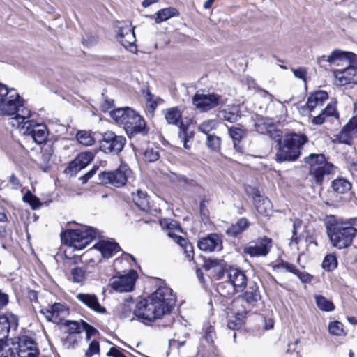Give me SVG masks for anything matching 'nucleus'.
I'll use <instances>...</instances> for the list:
<instances>
[{"label": "nucleus", "mask_w": 357, "mask_h": 357, "mask_svg": "<svg viewBox=\"0 0 357 357\" xmlns=\"http://www.w3.org/2000/svg\"><path fill=\"white\" fill-rule=\"evenodd\" d=\"M19 326L18 317L10 312L0 314L1 357H38L40 350L35 340L27 334L15 338L10 345H3L9 333Z\"/></svg>", "instance_id": "obj_1"}, {"label": "nucleus", "mask_w": 357, "mask_h": 357, "mask_svg": "<svg viewBox=\"0 0 357 357\" xmlns=\"http://www.w3.org/2000/svg\"><path fill=\"white\" fill-rule=\"evenodd\" d=\"M175 302L172 290L162 286L148 298L137 302L132 314L142 322H153L169 313Z\"/></svg>", "instance_id": "obj_2"}, {"label": "nucleus", "mask_w": 357, "mask_h": 357, "mask_svg": "<svg viewBox=\"0 0 357 357\" xmlns=\"http://www.w3.org/2000/svg\"><path fill=\"white\" fill-rule=\"evenodd\" d=\"M356 60V54L351 52H344L336 49L329 55H322L317 58V62L322 66L323 63L327 62L330 65L340 66L341 62H346L347 66L342 69H336L333 71V75L336 79L337 84L344 86L349 84H357V66L351 65Z\"/></svg>", "instance_id": "obj_3"}, {"label": "nucleus", "mask_w": 357, "mask_h": 357, "mask_svg": "<svg viewBox=\"0 0 357 357\" xmlns=\"http://www.w3.org/2000/svg\"><path fill=\"white\" fill-rule=\"evenodd\" d=\"M111 118L123 125L127 135L132 137L137 134L145 135L149 129L144 119L130 107L118 108L110 112Z\"/></svg>", "instance_id": "obj_4"}, {"label": "nucleus", "mask_w": 357, "mask_h": 357, "mask_svg": "<svg viewBox=\"0 0 357 357\" xmlns=\"http://www.w3.org/2000/svg\"><path fill=\"white\" fill-rule=\"evenodd\" d=\"M307 142L303 134L291 133L284 135L282 142L278 145L275 154L277 162L294 161L301 154V149Z\"/></svg>", "instance_id": "obj_5"}, {"label": "nucleus", "mask_w": 357, "mask_h": 357, "mask_svg": "<svg viewBox=\"0 0 357 357\" xmlns=\"http://www.w3.org/2000/svg\"><path fill=\"white\" fill-rule=\"evenodd\" d=\"M327 234L331 245L341 250L352 244L357 229L349 222H336L327 226Z\"/></svg>", "instance_id": "obj_6"}, {"label": "nucleus", "mask_w": 357, "mask_h": 357, "mask_svg": "<svg viewBox=\"0 0 357 357\" xmlns=\"http://www.w3.org/2000/svg\"><path fill=\"white\" fill-rule=\"evenodd\" d=\"M98 231L93 227H84L80 229L68 230L61 233L62 241L76 250H82L96 238Z\"/></svg>", "instance_id": "obj_7"}, {"label": "nucleus", "mask_w": 357, "mask_h": 357, "mask_svg": "<svg viewBox=\"0 0 357 357\" xmlns=\"http://www.w3.org/2000/svg\"><path fill=\"white\" fill-rule=\"evenodd\" d=\"M304 160L309 165L310 175L317 184L321 185L324 177L330 175L333 171V165L326 161L324 154L311 153L305 157Z\"/></svg>", "instance_id": "obj_8"}, {"label": "nucleus", "mask_w": 357, "mask_h": 357, "mask_svg": "<svg viewBox=\"0 0 357 357\" xmlns=\"http://www.w3.org/2000/svg\"><path fill=\"white\" fill-rule=\"evenodd\" d=\"M132 176V172L127 165H121L114 171L103 172L99 174V178L102 183L116 188L125 185Z\"/></svg>", "instance_id": "obj_9"}, {"label": "nucleus", "mask_w": 357, "mask_h": 357, "mask_svg": "<svg viewBox=\"0 0 357 357\" xmlns=\"http://www.w3.org/2000/svg\"><path fill=\"white\" fill-rule=\"evenodd\" d=\"M123 136L117 135L114 132L107 131L102 135L100 143V149L105 153L117 154L121 152L126 144Z\"/></svg>", "instance_id": "obj_10"}, {"label": "nucleus", "mask_w": 357, "mask_h": 357, "mask_svg": "<svg viewBox=\"0 0 357 357\" xmlns=\"http://www.w3.org/2000/svg\"><path fill=\"white\" fill-rule=\"evenodd\" d=\"M22 99L15 89H10L8 93L0 98V115H15L17 112L18 107L22 106Z\"/></svg>", "instance_id": "obj_11"}, {"label": "nucleus", "mask_w": 357, "mask_h": 357, "mask_svg": "<svg viewBox=\"0 0 357 357\" xmlns=\"http://www.w3.org/2000/svg\"><path fill=\"white\" fill-rule=\"evenodd\" d=\"M137 278V273L134 270H130L126 274L114 276L111 285L114 290L119 292L131 291Z\"/></svg>", "instance_id": "obj_12"}, {"label": "nucleus", "mask_w": 357, "mask_h": 357, "mask_svg": "<svg viewBox=\"0 0 357 357\" xmlns=\"http://www.w3.org/2000/svg\"><path fill=\"white\" fill-rule=\"evenodd\" d=\"M21 132L24 135H29L33 140L40 144L45 142L47 137V130L45 125L37 123L35 121H27L21 127Z\"/></svg>", "instance_id": "obj_13"}, {"label": "nucleus", "mask_w": 357, "mask_h": 357, "mask_svg": "<svg viewBox=\"0 0 357 357\" xmlns=\"http://www.w3.org/2000/svg\"><path fill=\"white\" fill-rule=\"evenodd\" d=\"M117 40L126 48L131 52L137 50L135 45L136 38L134 29L130 24L123 23L118 26Z\"/></svg>", "instance_id": "obj_14"}, {"label": "nucleus", "mask_w": 357, "mask_h": 357, "mask_svg": "<svg viewBox=\"0 0 357 357\" xmlns=\"http://www.w3.org/2000/svg\"><path fill=\"white\" fill-rule=\"evenodd\" d=\"M221 96L215 94H199L196 93L192 98L193 104L197 108L203 112H207L219 105Z\"/></svg>", "instance_id": "obj_15"}, {"label": "nucleus", "mask_w": 357, "mask_h": 357, "mask_svg": "<svg viewBox=\"0 0 357 357\" xmlns=\"http://www.w3.org/2000/svg\"><path fill=\"white\" fill-rule=\"evenodd\" d=\"M41 313L49 321L60 324L69 314V310L65 305L55 303L50 307L42 309Z\"/></svg>", "instance_id": "obj_16"}, {"label": "nucleus", "mask_w": 357, "mask_h": 357, "mask_svg": "<svg viewBox=\"0 0 357 357\" xmlns=\"http://www.w3.org/2000/svg\"><path fill=\"white\" fill-rule=\"evenodd\" d=\"M228 283L230 284L236 292L243 291L247 285V276L245 272L238 268L229 267L227 270Z\"/></svg>", "instance_id": "obj_17"}, {"label": "nucleus", "mask_w": 357, "mask_h": 357, "mask_svg": "<svg viewBox=\"0 0 357 357\" xmlns=\"http://www.w3.org/2000/svg\"><path fill=\"white\" fill-rule=\"evenodd\" d=\"M197 246L204 252L220 251L222 249V236L216 233L209 234L199 239Z\"/></svg>", "instance_id": "obj_18"}, {"label": "nucleus", "mask_w": 357, "mask_h": 357, "mask_svg": "<svg viewBox=\"0 0 357 357\" xmlns=\"http://www.w3.org/2000/svg\"><path fill=\"white\" fill-rule=\"evenodd\" d=\"M93 153L90 151L79 153L69 163L65 169V172L71 176L75 175L86 167L93 160Z\"/></svg>", "instance_id": "obj_19"}, {"label": "nucleus", "mask_w": 357, "mask_h": 357, "mask_svg": "<svg viewBox=\"0 0 357 357\" xmlns=\"http://www.w3.org/2000/svg\"><path fill=\"white\" fill-rule=\"evenodd\" d=\"M215 332L213 328L210 326L209 331L206 332L200 342L198 348V356L200 357H215L216 355V349L213 344V337Z\"/></svg>", "instance_id": "obj_20"}, {"label": "nucleus", "mask_w": 357, "mask_h": 357, "mask_svg": "<svg viewBox=\"0 0 357 357\" xmlns=\"http://www.w3.org/2000/svg\"><path fill=\"white\" fill-rule=\"evenodd\" d=\"M272 247V240L267 237L259 238L255 245H249L244 249L245 253L251 257L266 256Z\"/></svg>", "instance_id": "obj_21"}, {"label": "nucleus", "mask_w": 357, "mask_h": 357, "mask_svg": "<svg viewBox=\"0 0 357 357\" xmlns=\"http://www.w3.org/2000/svg\"><path fill=\"white\" fill-rule=\"evenodd\" d=\"M357 137V118L353 117L346 124L341 132L337 135V140L340 143L351 144L353 139Z\"/></svg>", "instance_id": "obj_22"}, {"label": "nucleus", "mask_w": 357, "mask_h": 357, "mask_svg": "<svg viewBox=\"0 0 357 357\" xmlns=\"http://www.w3.org/2000/svg\"><path fill=\"white\" fill-rule=\"evenodd\" d=\"M93 248L98 250L104 258H110L121 250L117 243L108 240H100Z\"/></svg>", "instance_id": "obj_23"}, {"label": "nucleus", "mask_w": 357, "mask_h": 357, "mask_svg": "<svg viewBox=\"0 0 357 357\" xmlns=\"http://www.w3.org/2000/svg\"><path fill=\"white\" fill-rule=\"evenodd\" d=\"M253 191L254 204L257 211L262 215H268L272 211V204L265 197L261 196L258 190L252 189Z\"/></svg>", "instance_id": "obj_24"}, {"label": "nucleus", "mask_w": 357, "mask_h": 357, "mask_svg": "<svg viewBox=\"0 0 357 357\" xmlns=\"http://www.w3.org/2000/svg\"><path fill=\"white\" fill-rule=\"evenodd\" d=\"M76 298L84 305L99 313H105L106 310L102 307L95 294L79 293L75 296Z\"/></svg>", "instance_id": "obj_25"}, {"label": "nucleus", "mask_w": 357, "mask_h": 357, "mask_svg": "<svg viewBox=\"0 0 357 357\" xmlns=\"http://www.w3.org/2000/svg\"><path fill=\"white\" fill-rule=\"evenodd\" d=\"M218 117L229 123H235L241 118V111L238 105H228L227 108L220 110Z\"/></svg>", "instance_id": "obj_26"}, {"label": "nucleus", "mask_w": 357, "mask_h": 357, "mask_svg": "<svg viewBox=\"0 0 357 357\" xmlns=\"http://www.w3.org/2000/svg\"><path fill=\"white\" fill-rule=\"evenodd\" d=\"M24 100L22 99V106L18 107L17 112L15 114V117L12 119V125L17 126L21 130L22 126H24L27 121H33L29 119L31 113L29 109L24 107Z\"/></svg>", "instance_id": "obj_27"}, {"label": "nucleus", "mask_w": 357, "mask_h": 357, "mask_svg": "<svg viewBox=\"0 0 357 357\" xmlns=\"http://www.w3.org/2000/svg\"><path fill=\"white\" fill-rule=\"evenodd\" d=\"M328 98V95L325 91H317L310 94L307 101V108L310 112L314 111L316 107H321Z\"/></svg>", "instance_id": "obj_28"}, {"label": "nucleus", "mask_w": 357, "mask_h": 357, "mask_svg": "<svg viewBox=\"0 0 357 357\" xmlns=\"http://www.w3.org/2000/svg\"><path fill=\"white\" fill-rule=\"evenodd\" d=\"M254 127L258 133L265 135L275 127L274 121L271 118L257 116Z\"/></svg>", "instance_id": "obj_29"}, {"label": "nucleus", "mask_w": 357, "mask_h": 357, "mask_svg": "<svg viewBox=\"0 0 357 357\" xmlns=\"http://www.w3.org/2000/svg\"><path fill=\"white\" fill-rule=\"evenodd\" d=\"M242 299L251 305H255L261 299L259 287L256 283L250 284L248 289L243 295Z\"/></svg>", "instance_id": "obj_30"}, {"label": "nucleus", "mask_w": 357, "mask_h": 357, "mask_svg": "<svg viewBox=\"0 0 357 357\" xmlns=\"http://www.w3.org/2000/svg\"><path fill=\"white\" fill-rule=\"evenodd\" d=\"M226 265V262L220 259L210 258L204 262V268L206 270L215 268V271L218 273V279L222 278Z\"/></svg>", "instance_id": "obj_31"}, {"label": "nucleus", "mask_w": 357, "mask_h": 357, "mask_svg": "<svg viewBox=\"0 0 357 357\" xmlns=\"http://www.w3.org/2000/svg\"><path fill=\"white\" fill-rule=\"evenodd\" d=\"M248 225L247 219L242 218L236 224L229 227L226 230V234L231 237H237L248 227Z\"/></svg>", "instance_id": "obj_32"}, {"label": "nucleus", "mask_w": 357, "mask_h": 357, "mask_svg": "<svg viewBox=\"0 0 357 357\" xmlns=\"http://www.w3.org/2000/svg\"><path fill=\"white\" fill-rule=\"evenodd\" d=\"M134 203L142 211H147L149 208V202L146 192L137 190V192L132 195Z\"/></svg>", "instance_id": "obj_33"}, {"label": "nucleus", "mask_w": 357, "mask_h": 357, "mask_svg": "<svg viewBox=\"0 0 357 357\" xmlns=\"http://www.w3.org/2000/svg\"><path fill=\"white\" fill-rule=\"evenodd\" d=\"M165 117L169 124L178 125L181 119V111L177 107L167 109Z\"/></svg>", "instance_id": "obj_34"}, {"label": "nucleus", "mask_w": 357, "mask_h": 357, "mask_svg": "<svg viewBox=\"0 0 357 357\" xmlns=\"http://www.w3.org/2000/svg\"><path fill=\"white\" fill-rule=\"evenodd\" d=\"M178 15V13L176 9L172 7L160 9L156 13L155 22L159 24L162 22L167 20L172 17L177 16Z\"/></svg>", "instance_id": "obj_35"}, {"label": "nucleus", "mask_w": 357, "mask_h": 357, "mask_svg": "<svg viewBox=\"0 0 357 357\" xmlns=\"http://www.w3.org/2000/svg\"><path fill=\"white\" fill-rule=\"evenodd\" d=\"M315 302L317 307L324 312H332L335 309L333 302L322 295H316L314 296Z\"/></svg>", "instance_id": "obj_36"}, {"label": "nucleus", "mask_w": 357, "mask_h": 357, "mask_svg": "<svg viewBox=\"0 0 357 357\" xmlns=\"http://www.w3.org/2000/svg\"><path fill=\"white\" fill-rule=\"evenodd\" d=\"M187 338L188 336L186 333L182 331H178L174 333V337L169 340V347L172 348L178 349L185 344Z\"/></svg>", "instance_id": "obj_37"}, {"label": "nucleus", "mask_w": 357, "mask_h": 357, "mask_svg": "<svg viewBox=\"0 0 357 357\" xmlns=\"http://www.w3.org/2000/svg\"><path fill=\"white\" fill-rule=\"evenodd\" d=\"M83 322L84 321H82L80 323L75 321H66L64 325L67 327V331L65 332V333L80 335L84 329V326H83Z\"/></svg>", "instance_id": "obj_38"}, {"label": "nucleus", "mask_w": 357, "mask_h": 357, "mask_svg": "<svg viewBox=\"0 0 357 357\" xmlns=\"http://www.w3.org/2000/svg\"><path fill=\"white\" fill-rule=\"evenodd\" d=\"M332 188L334 191L343 194L351 189V185L344 178H337L333 181Z\"/></svg>", "instance_id": "obj_39"}, {"label": "nucleus", "mask_w": 357, "mask_h": 357, "mask_svg": "<svg viewBox=\"0 0 357 357\" xmlns=\"http://www.w3.org/2000/svg\"><path fill=\"white\" fill-rule=\"evenodd\" d=\"M246 312H238L234 319H229L227 326L231 330H238L244 325V317Z\"/></svg>", "instance_id": "obj_40"}, {"label": "nucleus", "mask_w": 357, "mask_h": 357, "mask_svg": "<svg viewBox=\"0 0 357 357\" xmlns=\"http://www.w3.org/2000/svg\"><path fill=\"white\" fill-rule=\"evenodd\" d=\"M178 138L183 142L185 149H190V146L188 145V142L193 137V132H188V128L185 127L182 123L179 126Z\"/></svg>", "instance_id": "obj_41"}, {"label": "nucleus", "mask_w": 357, "mask_h": 357, "mask_svg": "<svg viewBox=\"0 0 357 357\" xmlns=\"http://www.w3.org/2000/svg\"><path fill=\"white\" fill-rule=\"evenodd\" d=\"M71 275L73 282L82 284L86 280L87 273L83 268L75 267L71 270Z\"/></svg>", "instance_id": "obj_42"}, {"label": "nucleus", "mask_w": 357, "mask_h": 357, "mask_svg": "<svg viewBox=\"0 0 357 357\" xmlns=\"http://www.w3.org/2000/svg\"><path fill=\"white\" fill-rule=\"evenodd\" d=\"M337 259L335 254L327 255L322 262V268L326 271H332L337 266Z\"/></svg>", "instance_id": "obj_43"}, {"label": "nucleus", "mask_w": 357, "mask_h": 357, "mask_svg": "<svg viewBox=\"0 0 357 357\" xmlns=\"http://www.w3.org/2000/svg\"><path fill=\"white\" fill-rule=\"evenodd\" d=\"M76 137L79 143L84 146H91L95 143V139L91 134L85 130L79 131Z\"/></svg>", "instance_id": "obj_44"}, {"label": "nucleus", "mask_w": 357, "mask_h": 357, "mask_svg": "<svg viewBox=\"0 0 357 357\" xmlns=\"http://www.w3.org/2000/svg\"><path fill=\"white\" fill-rule=\"evenodd\" d=\"M66 334V335L63 339V345L66 349L74 348L82 340V337L79 335Z\"/></svg>", "instance_id": "obj_45"}, {"label": "nucleus", "mask_w": 357, "mask_h": 357, "mask_svg": "<svg viewBox=\"0 0 357 357\" xmlns=\"http://www.w3.org/2000/svg\"><path fill=\"white\" fill-rule=\"evenodd\" d=\"M217 291L223 297H229L236 293L235 289L227 282L218 284Z\"/></svg>", "instance_id": "obj_46"}, {"label": "nucleus", "mask_w": 357, "mask_h": 357, "mask_svg": "<svg viewBox=\"0 0 357 357\" xmlns=\"http://www.w3.org/2000/svg\"><path fill=\"white\" fill-rule=\"evenodd\" d=\"M160 158L158 148L149 147L144 152V158L146 161L153 162L158 160Z\"/></svg>", "instance_id": "obj_47"}, {"label": "nucleus", "mask_w": 357, "mask_h": 357, "mask_svg": "<svg viewBox=\"0 0 357 357\" xmlns=\"http://www.w3.org/2000/svg\"><path fill=\"white\" fill-rule=\"evenodd\" d=\"M229 135L232 138L234 142H240L243 137L246 136L245 130L232 126L229 128Z\"/></svg>", "instance_id": "obj_48"}, {"label": "nucleus", "mask_w": 357, "mask_h": 357, "mask_svg": "<svg viewBox=\"0 0 357 357\" xmlns=\"http://www.w3.org/2000/svg\"><path fill=\"white\" fill-rule=\"evenodd\" d=\"M217 126L218 121L216 120L209 119L202 122L199 126V130L205 134H208L211 130L215 129Z\"/></svg>", "instance_id": "obj_49"}, {"label": "nucleus", "mask_w": 357, "mask_h": 357, "mask_svg": "<svg viewBox=\"0 0 357 357\" xmlns=\"http://www.w3.org/2000/svg\"><path fill=\"white\" fill-rule=\"evenodd\" d=\"M183 250L186 258L188 260H192L194 258V249L192 245L187 240H181V244L179 245Z\"/></svg>", "instance_id": "obj_50"}, {"label": "nucleus", "mask_w": 357, "mask_h": 357, "mask_svg": "<svg viewBox=\"0 0 357 357\" xmlns=\"http://www.w3.org/2000/svg\"><path fill=\"white\" fill-rule=\"evenodd\" d=\"M206 144L211 150L218 151L220 149L221 139L218 136L208 135L207 137Z\"/></svg>", "instance_id": "obj_51"}, {"label": "nucleus", "mask_w": 357, "mask_h": 357, "mask_svg": "<svg viewBox=\"0 0 357 357\" xmlns=\"http://www.w3.org/2000/svg\"><path fill=\"white\" fill-rule=\"evenodd\" d=\"M328 331L331 335L340 336L343 334V324L338 321L331 322L328 325Z\"/></svg>", "instance_id": "obj_52"}, {"label": "nucleus", "mask_w": 357, "mask_h": 357, "mask_svg": "<svg viewBox=\"0 0 357 357\" xmlns=\"http://www.w3.org/2000/svg\"><path fill=\"white\" fill-rule=\"evenodd\" d=\"M23 200L25 202L29 203L33 209L38 208L41 205V203H40L39 199L37 198L35 195H33L29 191H28L24 195Z\"/></svg>", "instance_id": "obj_53"}, {"label": "nucleus", "mask_w": 357, "mask_h": 357, "mask_svg": "<svg viewBox=\"0 0 357 357\" xmlns=\"http://www.w3.org/2000/svg\"><path fill=\"white\" fill-rule=\"evenodd\" d=\"M301 227V221L298 219H295L293 222V230H292V237L289 242V245H292L294 243L298 244L300 236L297 234V230L298 228Z\"/></svg>", "instance_id": "obj_54"}, {"label": "nucleus", "mask_w": 357, "mask_h": 357, "mask_svg": "<svg viewBox=\"0 0 357 357\" xmlns=\"http://www.w3.org/2000/svg\"><path fill=\"white\" fill-rule=\"evenodd\" d=\"M100 352V344L97 340H93L89 345V348L85 353L86 357H92Z\"/></svg>", "instance_id": "obj_55"}, {"label": "nucleus", "mask_w": 357, "mask_h": 357, "mask_svg": "<svg viewBox=\"0 0 357 357\" xmlns=\"http://www.w3.org/2000/svg\"><path fill=\"white\" fill-rule=\"evenodd\" d=\"M267 135H268L271 139H273L275 142H277L278 145L280 144L283 141V139H282V130L279 129H275L274 127L267 132Z\"/></svg>", "instance_id": "obj_56"}, {"label": "nucleus", "mask_w": 357, "mask_h": 357, "mask_svg": "<svg viewBox=\"0 0 357 357\" xmlns=\"http://www.w3.org/2000/svg\"><path fill=\"white\" fill-rule=\"evenodd\" d=\"M161 224L167 227L168 231H178V233H181L182 231L181 227L178 225V223L176 221H169L168 220H164V221L162 222Z\"/></svg>", "instance_id": "obj_57"}, {"label": "nucleus", "mask_w": 357, "mask_h": 357, "mask_svg": "<svg viewBox=\"0 0 357 357\" xmlns=\"http://www.w3.org/2000/svg\"><path fill=\"white\" fill-rule=\"evenodd\" d=\"M278 268L284 269L289 273H292L294 274L296 273L298 269L295 267V266L291 263L286 261H281L277 265Z\"/></svg>", "instance_id": "obj_58"}, {"label": "nucleus", "mask_w": 357, "mask_h": 357, "mask_svg": "<svg viewBox=\"0 0 357 357\" xmlns=\"http://www.w3.org/2000/svg\"><path fill=\"white\" fill-rule=\"evenodd\" d=\"M291 70L296 77L302 79L305 83H306L307 70L305 68L301 67L296 69L292 68Z\"/></svg>", "instance_id": "obj_59"}, {"label": "nucleus", "mask_w": 357, "mask_h": 357, "mask_svg": "<svg viewBox=\"0 0 357 357\" xmlns=\"http://www.w3.org/2000/svg\"><path fill=\"white\" fill-rule=\"evenodd\" d=\"M9 303V296L0 289V312L3 310Z\"/></svg>", "instance_id": "obj_60"}, {"label": "nucleus", "mask_w": 357, "mask_h": 357, "mask_svg": "<svg viewBox=\"0 0 357 357\" xmlns=\"http://www.w3.org/2000/svg\"><path fill=\"white\" fill-rule=\"evenodd\" d=\"M295 275L304 283H309L312 280V276L307 272H301L297 270Z\"/></svg>", "instance_id": "obj_61"}, {"label": "nucleus", "mask_w": 357, "mask_h": 357, "mask_svg": "<svg viewBox=\"0 0 357 357\" xmlns=\"http://www.w3.org/2000/svg\"><path fill=\"white\" fill-rule=\"evenodd\" d=\"M83 326H84V331H86V339L89 340L91 336H93L96 335V333H98V331L93 328V326H90L85 321L83 322Z\"/></svg>", "instance_id": "obj_62"}, {"label": "nucleus", "mask_w": 357, "mask_h": 357, "mask_svg": "<svg viewBox=\"0 0 357 357\" xmlns=\"http://www.w3.org/2000/svg\"><path fill=\"white\" fill-rule=\"evenodd\" d=\"M146 98L148 103V107L151 111H153L157 106V100L153 99V96L150 92L147 93Z\"/></svg>", "instance_id": "obj_63"}, {"label": "nucleus", "mask_w": 357, "mask_h": 357, "mask_svg": "<svg viewBox=\"0 0 357 357\" xmlns=\"http://www.w3.org/2000/svg\"><path fill=\"white\" fill-rule=\"evenodd\" d=\"M176 232L178 231H169L167 235L169 238H172L178 245L181 244V240H185V238L179 236Z\"/></svg>", "instance_id": "obj_64"}]
</instances>
